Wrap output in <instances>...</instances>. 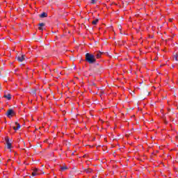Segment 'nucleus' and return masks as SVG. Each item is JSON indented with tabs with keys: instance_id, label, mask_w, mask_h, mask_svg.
Listing matches in <instances>:
<instances>
[{
	"instance_id": "412c9836",
	"label": "nucleus",
	"mask_w": 178,
	"mask_h": 178,
	"mask_svg": "<svg viewBox=\"0 0 178 178\" xmlns=\"http://www.w3.org/2000/svg\"><path fill=\"white\" fill-rule=\"evenodd\" d=\"M0 90H2V87H1V85H0Z\"/></svg>"
},
{
	"instance_id": "7ed1b4c3",
	"label": "nucleus",
	"mask_w": 178,
	"mask_h": 178,
	"mask_svg": "<svg viewBox=\"0 0 178 178\" xmlns=\"http://www.w3.org/2000/svg\"><path fill=\"white\" fill-rule=\"evenodd\" d=\"M94 72H95V73H98L99 74H101V73H102L104 72V68L101 66H99V67L96 68Z\"/></svg>"
},
{
	"instance_id": "39448f33",
	"label": "nucleus",
	"mask_w": 178,
	"mask_h": 178,
	"mask_svg": "<svg viewBox=\"0 0 178 178\" xmlns=\"http://www.w3.org/2000/svg\"><path fill=\"white\" fill-rule=\"evenodd\" d=\"M93 55L95 56V58H96L97 59H99V58H101V56L102 55V52L98 51L97 53H95Z\"/></svg>"
},
{
	"instance_id": "a211bd4d",
	"label": "nucleus",
	"mask_w": 178,
	"mask_h": 178,
	"mask_svg": "<svg viewBox=\"0 0 178 178\" xmlns=\"http://www.w3.org/2000/svg\"><path fill=\"white\" fill-rule=\"evenodd\" d=\"M33 172H35V173H37V172H38V168H35Z\"/></svg>"
},
{
	"instance_id": "f3484780",
	"label": "nucleus",
	"mask_w": 178,
	"mask_h": 178,
	"mask_svg": "<svg viewBox=\"0 0 178 178\" xmlns=\"http://www.w3.org/2000/svg\"><path fill=\"white\" fill-rule=\"evenodd\" d=\"M175 60H178V54H176L175 56Z\"/></svg>"
},
{
	"instance_id": "6e6552de",
	"label": "nucleus",
	"mask_w": 178,
	"mask_h": 178,
	"mask_svg": "<svg viewBox=\"0 0 178 178\" xmlns=\"http://www.w3.org/2000/svg\"><path fill=\"white\" fill-rule=\"evenodd\" d=\"M39 17H41L42 19H44V17H48V14L45 12H43L39 15Z\"/></svg>"
},
{
	"instance_id": "1a4fd4ad",
	"label": "nucleus",
	"mask_w": 178,
	"mask_h": 178,
	"mask_svg": "<svg viewBox=\"0 0 178 178\" xmlns=\"http://www.w3.org/2000/svg\"><path fill=\"white\" fill-rule=\"evenodd\" d=\"M38 26H39V30H40L41 31H44V28H42V27H44V26H45V24L40 23L38 24Z\"/></svg>"
},
{
	"instance_id": "f03ea898",
	"label": "nucleus",
	"mask_w": 178,
	"mask_h": 178,
	"mask_svg": "<svg viewBox=\"0 0 178 178\" xmlns=\"http://www.w3.org/2000/svg\"><path fill=\"white\" fill-rule=\"evenodd\" d=\"M7 118H12V116H14L15 115V111L12 108H9L6 113Z\"/></svg>"
},
{
	"instance_id": "6ab92c4d",
	"label": "nucleus",
	"mask_w": 178,
	"mask_h": 178,
	"mask_svg": "<svg viewBox=\"0 0 178 178\" xmlns=\"http://www.w3.org/2000/svg\"><path fill=\"white\" fill-rule=\"evenodd\" d=\"M92 86H95V83H92Z\"/></svg>"
},
{
	"instance_id": "4be33fe9",
	"label": "nucleus",
	"mask_w": 178,
	"mask_h": 178,
	"mask_svg": "<svg viewBox=\"0 0 178 178\" xmlns=\"http://www.w3.org/2000/svg\"><path fill=\"white\" fill-rule=\"evenodd\" d=\"M99 64H98V63H97V64H96V65H97V66H99Z\"/></svg>"
},
{
	"instance_id": "20e7f679",
	"label": "nucleus",
	"mask_w": 178,
	"mask_h": 178,
	"mask_svg": "<svg viewBox=\"0 0 178 178\" xmlns=\"http://www.w3.org/2000/svg\"><path fill=\"white\" fill-rule=\"evenodd\" d=\"M3 98H6V99H8V101H10L12 99V95L10 93L6 95V92H5Z\"/></svg>"
},
{
	"instance_id": "423d86ee",
	"label": "nucleus",
	"mask_w": 178,
	"mask_h": 178,
	"mask_svg": "<svg viewBox=\"0 0 178 178\" xmlns=\"http://www.w3.org/2000/svg\"><path fill=\"white\" fill-rule=\"evenodd\" d=\"M26 55H22L21 56L16 57V59L18 60V62H23L24 60V57Z\"/></svg>"
},
{
	"instance_id": "f257e3e1",
	"label": "nucleus",
	"mask_w": 178,
	"mask_h": 178,
	"mask_svg": "<svg viewBox=\"0 0 178 178\" xmlns=\"http://www.w3.org/2000/svg\"><path fill=\"white\" fill-rule=\"evenodd\" d=\"M85 60H86V62L90 65H92V63H95V62H97V58H95V56L94 54L87 53L85 55Z\"/></svg>"
},
{
	"instance_id": "0eeeda50",
	"label": "nucleus",
	"mask_w": 178,
	"mask_h": 178,
	"mask_svg": "<svg viewBox=\"0 0 178 178\" xmlns=\"http://www.w3.org/2000/svg\"><path fill=\"white\" fill-rule=\"evenodd\" d=\"M6 143L7 144V148H8V149H10L12 148V143L9 141V139H6Z\"/></svg>"
},
{
	"instance_id": "aec40b11",
	"label": "nucleus",
	"mask_w": 178,
	"mask_h": 178,
	"mask_svg": "<svg viewBox=\"0 0 178 178\" xmlns=\"http://www.w3.org/2000/svg\"><path fill=\"white\" fill-rule=\"evenodd\" d=\"M88 27H90V26H85V28H86V29H87V28H88Z\"/></svg>"
},
{
	"instance_id": "2eb2a0df",
	"label": "nucleus",
	"mask_w": 178,
	"mask_h": 178,
	"mask_svg": "<svg viewBox=\"0 0 178 178\" xmlns=\"http://www.w3.org/2000/svg\"><path fill=\"white\" fill-rule=\"evenodd\" d=\"M97 1L98 0H91L92 5H95V3H97Z\"/></svg>"
},
{
	"instance_id": "f8f14e48",
	"label": "nucleus",
	"mask_w": 178,
	"mask_h": 178,
	"mask_svg": "<svg viewBox=\"0 0 178 178\" xmlns=\"http://www.w3.org/2000/svg\"><path fill=\"white\" fill-rule=\"evenodd\" d=\"M98 22H99V19H95V20H93L92 22V24H97V23H98Z\"/></svg>"
},
{
	"instance_id": "9b49d317",
	"label": "nucleus",
	"mask_w": 178,
	"mask_h": 178,
	"mask_svg": "<svg viewBox=\"0 0 178 178\" xmlns=\"http://www.w3.org/2000/svg\"><path fill=\"white\" fill-rule=\"evenodd\" d=\"M85 172L86 173H92V169L91 168L85 169Z\"/></svg>"
},
{
	"instance_id": "ddd939ff",
	"label": "nucleus",
	"mask_w": 178,
	"mask_h": 178,
	"mask_svg": "<svg viewBox=\"0 0 178 178\" xmlns=\"http://www.w3.org/2000/svg\"><path fill=\"white\" fill-rule=\"evenodd\" d=\"M60 169L61 170H67V167L66 165L60 166Z\"/></svg>"
},
{
	"instance_id": "4468645a",
	"label": "nucleus",
	"mask_w": 178,
	"mask_h": 178,
	"mask_svg": "<svg viewBox=\"0 0 178 178\" xmlns=\"http://www.w3.org/2000/svg\"><path fill=\"white\" fill-rule=\"evenodd\" d=\"M31 93L33 95H35L37 94V90L34 89L31 91Z\"/></svg>"
},
{
	"instance_id": "dca6fc26",
	"label": "nucleus",
	"mask_w": 178,
	"mask_h": 178,
	"mask_svg": "<svg viewBox=\"0 0 178 178\" xmlns=\"http://www.w3.org/2000/svg\"><path fill=\"white\" fill-rule=\"evenodd\" d=\"M32 176H37V172H32Z\"/></svg>"
},
{
	"instance_id": "9d476101",
	"label": "nucleus",
	"mask_w": 178,
	"mask_h": 178,
	"mask_svg": "<svg viewBox=\"0 0 178 178\" xmlns=\"http://www.w3.org/2000/svg\"><path fill=\"white\" fill-rule=\"evenodd\" d=\"M15 124H16L17 127H13V129H14L15 131L16 130H19L20 129V127H21L20 124H19L17 122H15Z\"/></svg>"
},
{
	"instance_id": "5701e85b",
	"label": "nucleus",
	"mask_w": 178,
	"mask_h": 178,
	"mask_svg": "<svg viewBox=\"0 0 178 178\" xmlns=\"http://www.w3.org/2000/svg\"><path fill=\"white\" fill-rule=\"evenodd\" d=\"M168 111L170 112V109H168Z\"/></svg>"
}]
</instances>
